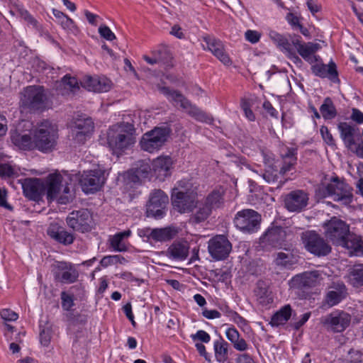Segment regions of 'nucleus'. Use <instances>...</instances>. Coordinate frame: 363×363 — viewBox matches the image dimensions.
I'll return each mask as SVG.
<instances>
[{"label":"nucleus","mask_w":363,"mask_h":363,"mask_svg":"<svg viewBox=\"0 0 363 363\" xmlns=\"http://www.w3.org/2000/svg\"><path fill=\"white\" fill-rule=\"evenodd\" d=\"M226 336L228 340L233 343L240 337V334L235 328H230L226 330Z\"/></svg>","instance_id":"61"},{"label":"nucleus","mask_w":363,"mask_h":363,"mask_svg":"<svg viewBox=\"0 0 363 363\" xmlns=\"http://www.w3.org/2000/svg\"><path fill=\"white\" fill-rule=\"evenodd\" d=\"M173 162L169 156L158 157L152 162V170L157 178L163 181L171 174Z\"/></svg>","instance_id":"27"},{"label":"nucleus","mask_w":363,"mask_h":363,"mask_svg":"<svg viewBox=\"0 0 363 363\" xmlns=\"http://www.w3.org/2000/svg\"><path fill=\"white\" fill-rule=\"evenodd\" d=\"M18 172L8 164H0V177H17Z\"/></svg>","instance_id":"51"},{"label":"nucleus","mask_w":363,"mask_h":363,"mask_svg":"<svg viewBox=\"0 0 363 363\" xmlns=\"http://www.w3.org/2000/svg\"><path fill=\"white\" fill-rule=\"evenodd\" d=\"M321 135L324 140V141L329 145H335V140L333 138L332 134L329 131L328 128L326 126H322L320 129Z\"/></svg>","instance_id":"56"},{"label":"nucleus","mask_w":363,"mask_h":363,"mask_svg":"<svg viewBox=\"0 0 363 363\" xmlns=\"http://www.w3.org/2000/svg\"><path fill=\"white\" fill-rule=\"evenodd\" d=\"M261 216L252 209H243L238 211L234 218L235 226L242 232H256L260 225Z\"/></svg>","instance_id":"12"},{"label":"nucleus","mask_w":363,"mask_h":363,"mask_svg":"<svg viewBox=\"0 0 363 363\" xmlns=\"http://www.w3.org/2000/svg\"><path fill=\"white\" fill-rule=\"evenodd\" d=\"M52 272L55 280L62 284L74 283L79 277L74 266L67 262H56L52 265Z\"/></svg>","instance_id":"16"},{"label":"nucleus","mask_w":363,"mask_h":363,"mask_svg":"<svg viewBox=\"0 0 363 363\" xmlns=\"http://www.w3.org/2000/svg\"><path fill=\"white\" fill-rule=\"evenodd\" d=\"M175 232L171 228H154L152 240L155 242H165L173 238Z\"/></svg>","instance_id":"43"},{"label":"nucleus","mask_w":363,"mask_h":363,"mask_svg":"<svg viewBox=\"0 0 363 363\" xmlns=\"http://www.w3.org/2000/svg\"><path fill=\"white\" fill-rule=\"evenodd\" d=\"M312 72L321 78L328 77L333 82L338 81L336 65L331 61L328 65L321 62V59L311 66Z\"/></svg>","instance_id":"26"},{"label":"nucleus","mask_w":363,"mask_h":363,"mask_svg":"<svg viewBox=\"0 0 363 363\" xmlns=\"http://www.w3.org/2000/svg\"><path fill=\"white\" fill-rule=\"evenodd\" d=\"M52 11L54 16L57 19L58 23L61 25L62 28L65 30H72L77 28L74 21L63 12L56 9H52Z\"/></svg>","instance_id":"44"},{"label":"nucleus","mask_w":363,"mask_h":363,"mask_svg":"<svg viewBox=\"0 0 363 363\" xmlns=\"http://www.w3.org/2000/svg\"><path fill=\"white\" fill-rule=\"evenodd\" d=\"M62 83L65 86H67L71 91L75 92L79 89V85L77 79L75 77H72L69 75H65L62 79Z\"/></svg>","instance_id":"49"},{"label":"nucleus","mask_w":363,"mask_h":363,"mask_svg":"<svg viewBox=\"0 0 363 363\" xmlns=\"http://www.w3.org/2000/svg\"><path fill=\"white\" fill-rule=\"evenodd\" d=\"M179 182V187L174 188L172 194V204L180 213H191L196 206L197 193L194 189L184 186Z\"/></svg>","instance_id":"5"},{"label":"nucleus","mask_w":363,"mask_h":363,"mask_svg":"<svg viewBox=\"0 0 363 363\" xmlns=\"http://www.w3.org/2000/svg\"><path fill=\"white\" fill-rule=\"evenodd\" d=\"M12 143L20 149L31 150L35 149V140L28 135L16 133L11 136Z\"/></svg>","instance_id":"34"},{"label":"nucleus","mask_w":363,"mask_h":363,"mask_svg":"<svg viewBox=\"0 0 363 363\" xmlns=\"http://www.w3.org/2000/svg\"><path fill=\"white\" fill-rule=\"evenodd\" d=\"M90 220V213L87 209L84 208L72 211L67 218V225L73 230L82 233L88 232L91 230Z\"/></svg>","instance_id":"21"},{"label":"nucleus","mask_w":363,"mask_h":363,"mask_svg":"<svg viewBox=\"0 0 363 363\" xmlns=\"http://www.w3.org/2000/svg\"><path fill=\"white\" fill-rule=\"evenodd\" d=\"M323 228L325 237L334 245L342 246L350 235V225L344 220L334 216L325 221Z\"/></svg>","instance_id":"6"},{"label":"nucleus","mask_w":363,"mask_h":363,"mask_svg":"<svg viewBox=\"0 0 363 363\" xmlns=\"http://www.w3.org/2000/svg\"><path fill=\"white\" fill-rule=\"evenodd\" d=\"M170 133L171 129L167 126L155 127L143 134L140 141V148L150 153L158 151L165 144Z\"/></svg>","instance_id":"8"},{"label":"nucleus","mask_w":363,"mask_h":363,"mask_svg":"<svg viewBox=\"0 0 363 363\" xmlns=\"http://www.w3.org/2000/svg\"><path fill=\"white\" fill-rule=\"evenodd\" d=\"M35 149L42 152L52 151L58 139L57 126L49 121H43L33 130Z\"/></svg>","instance_id":"4"},{"label":"nucleus","mask_w":363,"mask_h":363,"mask_svg":"<svg viewBox=\"0 0 363 363\" xmlns=\"http://www.w3.org/2000/svg\"><path fill=\"white\" fill-rule=\"evenodd\" d=\"M203 203L211 211L221 208L224 204L223 193L219 190L211 192L203 200Z\"/></svg>","instance_id":"35"},{"label":"nucleus","mask_w":363,"mask_h":363,"mask_svg":"<svg viewBox=\"0 0 363 363\" xmlns=\"http://www.w3.org/2000/svg\"><path fill=\"white\" fill-rule=\"evenodd\" d=\"M196 210L193 213L189 218V221L192 223L198 224L208 219L212 211L203 203L196 201Z\"/></svg>","instance_id":"37"},{"label":"nucleus","mask_w":363,"mask_h":363,"mask_svg":"<svg viewBox=\"0 0 363 363\" xmlns=\"http://www.w3.org/2000/svg\"><path fill=\"white\" fill-rule=\"evenodd\" d=\"M269 35L270 39L282 52L286 53L291 48H293L292 42L290 43L289 40L286 36L274 30H270Z\"/></svg>","instance_id":"41"},{"label":"nucleus","mask_w":363,"mask_h":363,"mask_svg":"<svg viewBox=\"0 0 363 363\" xmlns=\"http://www.w3.org/2000/svg\"><path fill=\"white\" fill-rule=\"evenodd\" d=\"M62 177L60 174H50L47 179V199H55L60 204H67L72 201V195L67 185L62 184Z\"/></svg>","instance_id":"7"},{"label":"nucleus","mask_w":363,"mask_h":363,"mask_svg":"<svg viewBox=\"0 0 363 363\" xmlns=\"http://www.w3.org/2000/svg\"><path fill=\"white\" fill-rule=\"evenodd\" d=\"M351 118L359 124L363 123V113L357 108H353Z\"/></svg>","instance_id":"63"},{"label":"nucleus","mask_w":363,"mask_h":363,"mask_svg":"<svg viewBox=\"0 0 363 363\" xmlns=\"http://www.w3.org/2000/svg\"><path fill=\"white\" fill-rule=\"evenodd\" d=\"M245 39L255 44L259 41L261 34L257 30H247L245 33Z\"/></svg>","instance_id":"55"},{"label":"nucleus","mask_w":363,"mask_h":363,"mask_svg":"<svg viewBox=\"0 0 363 363\" xmlns=\"http://www.w3.org/2000/svg\"><path fill=\"white\" fill-rule=\"evenodd\" d=\"M94 128V123L91 118H89L77 119L74 123V129L82 133L91 134Z\"/></svg>","instance_id":"46"},{"label":"nucleus","mask_w":363,"mask_h":363,"mask_svg":"<svg viewBox=\"0 0 363 363\" xmlns=\"http://www.w3.org/2000/svg\"><path fill=\"white\" fill-rule=\"evenodd\" d=\"M350 283L354 287L363 286V264H357L349 270Z\"/></svg>","instance_id":"39"},{"label":"nucleus","mask_w":363,"mask_h":363,"mask_svg":"<svg viewBox=\"0 0 363 363\" xmlns=\"http://www.w3.org/2000/svg\"><path fill=\"white\" fill-rule=\"evenodd\" d=\"M286 231L280 226H273L260 237L259 245L263 249L281 247L286 239Z\"/></svg>","instance_id":"17"},{"label":"nucleus","mask_w":363,"mask_h":363,"mask_svg":"<svg viewBox=\"0 0 363 363\" xmlns=\"http://www.w3.org/2000/svg\"><path fill=\"white\" fill-rule=\"evenodd\" d=\"M320 111L325 119L334 118L337 115L335 107L329 97L325 99L320 107Z\"/></svg>","instance_id":"45"},{"label":"nucleus","mask_w":363,"mask_h":363,"mask_svg":"<svg viewBox=\"0 0 363 363\" xmlns=\"http://www.w3.org/2000/svg\"><path fill=\"white\" fill-rule=\"evenodd\" d=\"M99 33L101 37L107 40H113L116 38L115 34L107 26H101L99 28Z\"/></svg>","instance_id":"54"},{"label":"nucleus","mask_w":363,"mask_h":363,"mask_svg":"<svg viewBox=\"0 0 363 363\" xmlns=\"http://www.w3.org/2000/svg\"><path fill=\"white\" fill-rule=\"evenodd\" d=\"M189 245L186 241H174L165 252L166 255L177 261H182L189 255Z\"/></svg>","instance_id":"29"},{"label":"nucleus","mask_w":363,"mask_h":363,"mask_svg":"<svg viewBox=\"0 0 363 363\" xmlns=\"http://www.w3.org/2000/svg\"><path fill=\"white\" fill-rule=\"evenodd\" d=\"M281 161L274 163L279 167V173L281 175L286 174L287 172L295 169L297 163V149L294 147H286L281 154Z\"/></svg>","instance_id":"23"},{"label":"nucleus","mask_w":363,"mask_h":363,"mask_svg":"<svg viewBox=\"0 0 363 363\" xmlns=\"http://www.w3.org/2000/svg\"><path fill=\"white\" fill-rule=\"evenodd\" d=\"M321 279V274L318 271L305 272L294 276L289 284L292 289L306 290L317 286Z\"/></svg>","instance_id":"19"},{"label":"nucleus","mask_w":363,"mask_h":363,"mask_svg":"<svg viewBox=\"0 0 363 363\" xmlns=\"http://www.w3.org/2000/svg\"><path fill=\"white\" fill-rule=\"evenodd\" d=\"M193 340H200L202 342L208 343L211 340V337L208 333L204 330H200L195 334L191 335Z\"/></svg>","instance_id":"53"},{"label":"nucleus","mask_w":363,"mask_h":363,"mask_svg":"<svg viewBox=\"0 0 363 363\" xmlns=\"http://www.w3.org/2000/svg\"><path fill=\"white\" fill-rule=\"evenodd\" d=\"M46 96L41 86H28L21 92V106L30 111L43 110L45 107Z\"/></svg>","instance_id":"9"},{"label":"nucleus","mask_w":363,"mask_h":363,"mask_svg":"<svg viewBox=\"0 0 363 363\" xmlns=\"http://www.w3.org/2000/svg\"><path fill=\"white\" fill-rule=\"evenodd\" d=\"M1 317L6 321H14L18 319V314L10 309H3L0 311Z\"/></svg>","instance_id":"57"},{"label":"nucleus","mask_w":363,"mask_h":363,"mask_svg":"<svg viewBox=\"0 0 363 363\" xmlns=\"http://www.w3.org/2000/svg\"><path fill=\"white\" fill-rule=\"evenodd\" d=\"M320 322L328 331L338 333L345 331L351 323V315L343 311H335L322 317Z\"/></svg>","instance_id":"11"},{"label":"nucleus","mask_w":363,"mask_h":363,"mask_svg":"<svg viewBox=\"0 0 363 363\" xmlns=\"http://www.w3.org/2000/svg\"><path fill=\"white\" fill-rule=\"evenodd\" d=\"M74 131V140L79 144H83L86 140L91 134L82 133L79 130H73Z\"/></svg>","instance_id":"59"},{"label":"nucleus","mask_w":363,"mask_h":363,"mask_svg":"<svg viewBox=\"0 0 363 363\" xmlns=\"http://www.w3.org/2000/svg\"><path fill=\"white\" fill-rule=\"evenodd\" d=\"M350 363H363V352L351 350L349 352Z\"/></svg>","instance_id":"58"},{"label":"nucleus","mask_w":363,"mask_h":363,"mask_svg":"<svg viewBox=\"0 0 363 363\" xmlns=\"http://www.w3.org/2000/svg\"><path fill=\"white\" fill-rule=\"evenodd\" d=\"M338 129L340 132L341 138L347 147L351 148L352 145H355L354 136L356 129L354 126L346 122H342L338 124Z\"/></svg>","instance_id":"36"},{"label":"nucleus","mask_w":363,"mask_h":363,"mask_svg":"<svg viewBox=\"0 0 363 363\" xmlns=\"http://www.w3.org/2000/svg\"><path fill=\"white\" fill-rule=\"evenodd\" d=\"M150 170L151 167L147 162L144 160L138 162L130 172L132 174V182H138L142 178L147 177Z\"/></svg>","instance_id":"38"},{"label":"nucleus","mask_w":363,"mask_h":363,"mask_svg":"<svg viewBox=\"0 0 363 363\" xmlns=\"http://www.w3.org/2000/svg\"><path fill=\"white\" fill-rule=\"evenodd\" d=\"M208 252L216 260L227 258L232 250V244L223 235H218L211 238L208 242Z\"/></svg>","instance_id":"18"},{"label":"nucleus","mask_w":363,"mask_h":363,"mask_svg":"<svg viewBox=\"0 0 363 363\" xmlns=\"http://www.w3.org/2000/svg\"><path fill=\"white\" fill-rule=\"evenodd\" d=\"M111 245L115 251L124 252L126 250L123 240L116 234L111 239Z\"/></svg>","instance_id":"52"},{"label":"nucleus","mask_w":363,"mask_h":363,"mask_svg":"<svg viewBox=\"0 0 363 363\" xmlns=\"http://www.w3.org/2000/svg\"><path fill=\"white\" fill-rule=\"evenodd\" d=\"M223 312L229 318L233 319L235 322L242 320V318L235 311L230 310L228 307L221 308Z\"/></svg>","instance_id":"60"},{"label":"nucleus","mask_w":363,"mask_h":363,"mask_svg":"<svg viewBox=\"0 0 363 363\" xmlns=\"http://www.w3.org/2000/svg\"><path fill=\"white\" fill-rule=\"evenodd\" d=\"M347 288L343 283H335L325 295L324 305L328 308L338 304L347 296Z\"/></svg>","instance_id":"28"},{"label":"nucleus","mask_w":363,"mask_h":363,"mask_svg":"<svg viewBox=\"0 0 363 363\" xmlns=\"http://www.w3.org/2000/svg\"><path fill=\"white\" fill-rule=\"evenodd\" d=\"M48 235L60 243L68 245L74 242V236L57 223H51L48 229Z\"/></svg>","instance_id":"30"},{"label":"nucleus","mask_w":363,"mask_h":363,"mask_svg":"<svg viewBox=\"0 0 363 363\" xmlns=\"http://www.w3.org/2000/svg\"><path fill=\"white\" fill-rule=\"evenodd\" d=\"M104 183V174L100 169L84 172L79 179L80 186L85 194H93L99 191Z\"/></svg>","instance_id":"14"},{"label":"nucleus","mask_w":363,"mask_h":363,"mask_svg":"<svg viewBox=\"0 0 363 363\" xmlns=\"http://www.w3.org/2000/svg\"><path fill=\"white\" fill-rule=\"evenodd\" d=\"M80 84L89 91L94 92H106L111 87V82L104 77L85 76Z\"/></svg>","instance_id":"22"},{"label":"nucleus","mask_w":363,"mask_h":363,"mask_svg":"<svg viewBox=\"0 0 363 363\" xmlns=\"http://www.w3.org/2000/svg\"><path fill=\"white\" fill-rule=\"evenodd\" d=\"M213 347L216 360L224 363L228 359V343L220 337L214 342Z\"/></svg>","instance_id":"42"},{"label":"nucleus","mask_w":363,"mask_h":363,"mask_svg":"<svg viewBox=\"0 0 363 363\" xmlns=\"http://www.w3.org/2000/svg\"><path fill=\"white\" fill-rule=\"evenodd\" d=\"M23 189L27 198L38 201L41 197L43 185L39 179H29L23 184Z\"/></svg>","instance_id":"31"},{"label":"nucleus","mask_w":363,"mask_h":363,"mask_svg":"<svg viewBox=\"0 0 363 363\" xmlns=\"http://www.w3.org/2000/svg\"><path fill=\"white\" fill-rule=\"evenodd\" d=\"M169 202L168 196L161 189H154L150 194L146 213L148 217L162 218Z\"/></svg>","instance_id":"13"},{"label":"nucleus","mask_w":363,"mask_h":363,"mask_svg":"<svg viewBox=\"0 0 363 363\" xmlns=\"http://www.w3.org/2000/svg\"><path fill=\"white\" fill-rule=\"evenodd\" d=\"M308 195L303 190H294L284 197V207L290 212H301L308 205Z\"/></svg>","instance_id":"20"},{"label":"nucleus","mask_w":363,"mask_h":363,"mask_svg":"<svg viewBox=\"0 0 363 363\" xmlns=\"http://www.w3.org/2000/svg\"><path fill=\"white\" fill-rule=\"evenodd\" d=\"M202 315L207 319H215L220 317L221 314L216 310H203Z\"/></svg>","instance_id":"62"},{"label":"nucleus","mask_w":363,"mask_h":363,"mask_svg":"<svg viewBox=\"0 0 363 363\" xmlns=\"http://www.w3.org/2000/svg\"><path fill=\"white\" fill-rule=\"evenodd\" d=\"M52 337V330L50 327L43 328L40 332V341L45 347L48 346Z\"/></svg>","instance_id":"50"},{"label":"nucleus","mask_w":363,"mask_h":363,"mask_svg":"<svg viewBox=\"0 0 363 363\" xmlns=\"http://www.w3.org/2000/svg\"><path fill=\"white\" fill-rule=\"evenodd\" d=\"M342 247L350 256H363V238L359 235L350 233Z\"/></svg>","instance_id":"32"},{"label":"nucleus","mask_w":363,"mask_h":363,"mask_svg":"<svg viewBox=\"0 0 363 363\" xmlns=\"http://www.w3.org/2000/svg\"><path fill=\"white\" fill-rule=\"evenodd\" d=\"M107 143L113 153L121 155L136 143L135 128L129 123L112 125L107 132Z\"/></svg>","instance_id":"1"},{"label":"nucleus","mask_w":363,"mask_h":363,"mask_svg":"<svg viewBox=\"0 0 363 363\" xmlns=\"http://www.w3.org/2000/svg\"><path fill=\"white\" fill-rule=\"evenodd\" d=\"M352 190L343 179L333 176L319 185L315 190V194L320 199L330 197L335 201L349 205L353 199Z\"/></svg>","instance_id":"2"},{"label":"nucleus","mask_w":363,"mask_h":363,"mask_svg":"<svg viewBox=\"0 0 363 363\" xmlns=\"http://www.w3.org/2000/svg\"><path fill=\"white\" fill-rule=\"evenodd\" d=\"M291 307L286 305L273 315L270 323L273 326H278L286 323L291 315Z\"/></svg>","instance_id":"40"},{"label":"nucleus","mask_w":363,"mask_h":363,"mask_svg":"<svg viewBox=\"0 0 363 363\" xmlns=\"http://www.w3.org/2000/svg\"><path fill=\"white\" fill-rule=\"evenodd\" d=\"M62 307L65 311H70L74 306V297L65 291L61 292Z\"/></svg>","instance_id":"48"},{"label":"nucleus","mask_w":363,"mask_h":363,"mask_svg":"<svg viewBox=\"0 0 363 363\" xmlns=\"http://www.w3.org/2000/svg\"><path fill=\"white\" fill-rule=\"evenodd\" d=\"M159 90L168 98L174 106H179L182 111L195 120L208 124L213 123V119L211 116L208 115L196 105L193 104L181 92L175 90H171L167 86H160Z\"/></svg>","instance_id":"3"},{"label":"nucleus","mask_w":363,"mask_h":363,"mask_svg":"<svg viewBox=\"0 0 363 363\" xmlns=\"http://www.w3.org/2000/svg\"><path fill=\"white\" fill-rule=\"evenodd\" d=\"M206 44V48L224 65H229L231 60L224 50L222 42L211 36L203 38Z\"/></svg>","instance_id":"25"},{"label":"nucleus","mask_w":363,"mask_h":363,"mask_svg":"<svg viewBox=\"0 0 363 363\" xmlns=\"http://www.w3.org/2000/svg\"><path fill=\"white\" fill-rule=\"evenodd\" d=\"M295 262V257L291 253L278 252L275 259L277 265L288 267L294 264Z\"/></svg>","instance_id":"47"},{"label":"nucleus","mask_w":363,"mask_h":363,"mask_svg":"<svg viewBox=\"0 0 363 363\" xmlns=\"http://www.w3.org/2000/svg\"><path fill=\"white\" fill-rule=\"evenodd\" d=\"M291 41L298 53L309 64L313 65L320 60V57L315 55L321 48L320 44L313 42L303 43L298 35L292 37Z\"/></svg>","instance_id":"15"},{"label":"nucleus","mask_w":363,"mask_h":363,"mask_svg":"<svg viewBox=\"0 0 363 363\" xmlns=\"http://www.w3.org/2000/svg\"><path fill=\"white\" fill-rule=\"evenodd\" d=\"M237 363H255L253 359L247 353L240 354L236 359Z\"/></svg>","instance_id":"64"},{"label":"nucleus","mask_w":363,"mask_h":363,"mask_svg":"<svg viewBox=\"0 0 363 363\" xmlns=\"http://www.w3.org/2000/svg\"><path fill=\"white\" fill-rule=\"evenodd\" d=\"M301 240L305 248L315 256H326L332 250L328 242L315 231L309 230L302 233Z\"/></svg>","instance_id":"10"},{"label":"nucleus","mask_w":363,"mask_h":363,"mask_svg":"<svg viewBox=\"0 0 363 363\" xmlns=\"http://www.w3.org/2000/svg\"><path fill=\"white\" fill-rule=\"evenodd\" d=\"M259 178H262L267 183L271 184L274 188H280L285 182L286 179H282V177L277 169V165L274 163L267 164L266 168L263 173H258L255 170H252Z\"/></svg>","instance_id":"24"},{"label":"nucleus","mask_w":363,"mask_h":363,"mask_svg":"<svg viewBox=\"0 0 363 363\" xmlns=\"http://www.w3.org/2000/svg\"><path fill=\"white\" fill-rule=\"evenodd\" d=\"M255 294L259 303L262 306H267L273 302V297L269 290V283L263 280H259L256 284Z\"/></svg>","instance_id":"33"}]
</instances>
